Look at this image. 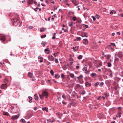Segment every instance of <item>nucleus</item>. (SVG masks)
Listing matches in <instances>:
<instances>
[{
	"label": "nucleus",
	"instance_id": "obj_51",
	"mask_svg": "<svg viewBox=\"0 0 123 123\" xmlns=\"http://www.w3.org/2000/svg\"><path fill=\"white\" fill-rule=\"evenodd\" d=\"M62 103L64 105H66L67 104L66 102L64 101H62Z\"/></svg>",
	"mask_w": 123,
	"mask_h": 123
},
{
	"label": "nucleus",
	"instance_id": "obj_4",
	"mask_svg": "<svg viewBox=\"0 0 123 123\" xmlns=\"http://www.w3.org/2000/svg\"><path fill=\"white\" fill-rule=\"evenodd\" d=\"M32 116V114L31 113H28L27 114L26 116V117L27 119L30 118Z\"/></svg>",
	"mask_w": 123,
	"mask_h": 123
},
{
	"label": "nucleus",
	"instance_id": "obj_38",
	"mask_svg": "<svg viewBox=\"0 0 123 123\" xmlns=\"http://www.w3.org/2000/svg\"><path fill=\"white\" fill-rule=\"evenodd\" d=\"M99 84L98 82H97L94 84V85L95 86H97L99 85Z\"/></svg>",
	"mask_w": 123,
	"mask_h": 123
},
{
	"label": "nucleus",
	"instance_id": "obj_54",
	"mask_svg": "<svg viewBox=\"0 0 123 123\" xmlns=\"http://www.w3.org/2000/svg\"><path fill=\"white\" fill-rule=\"evenodd\" d=\"M83 40L86 42H88V40H87V39H84Z\"/></svg>",
	"mask_w": 123,
	"mask_h": 123
},
{
	"label": "nucleus",
	"instance_id": "obj_11",
	"mask_svg": "<svg viewBox=\"0 0 123 123\" xmlns=\"http://www.w3.org/2000/svg\"><path fill=\"white\" fill-rule=\"evenodd\" d=\"M33 2V0H28L27 2L28 4H32Z\"/></svg>",
	"mask_w": 123,
	"mask_h": 123
},
{
	"label": "nucleus",
	"instance_id": "obj_27",
	"mask_svg": "<svg viewBox=\"0 0 123 123\" xmlns=\"http://www.w3.org/2000/svg\"><path fill=\"white\" fill-rule=\"evenodd\" d=\"M83 77V75H81L80 76L77 77V78L78 79H80Z\"/></svg>",
	"mask_w": 123,
	"mask_h": 123
},
{
	"label": "nucleus",
	"instance_id": "obj_1",
	"mask_svg": "<svg viewBox=\"0 0 123 123\" xmlns=\"http://www.w3.org/2000/svg\"><path fill=\"white\" fill-rule=\"evenodd\" d=\"M19 18L18 16L15 17L13 19L11 20L12 24L14 25L15 26H17L19 24V27H20L21 25L22 22H20L19 21Z\"/></svg>",
	"mask_w": 123,
	"mask_h": 123
},
{
	"label": "nucleus",
	"instance_id": "obj_44",
	"mask_svg": "<svg viewBox=\"0 0 123 123\" xmlns=\"http://www.w3.org/2000/svg\"><path fill=\"white\" fill-rule=\"evenodd\" d=\"M61 76L62 78H65L64 75V74H62L61 75Z\"/></svg>",
	"mask_w": 123,
	"mask_h": 123
},
{
	"label": "nucleus",
	"instance_id": "obj_29",
	"mask_svg": "<svg viewBox=\"0 0 123 123\" xmlns=\"http://www.w3.org/2000/svg\"><path fill=\"white\" fill-rule=\"evenodd\" d=\"M95 18H96L97 19H99V18L100 17V16L99 15H98L97 14H96V15L95 16Z\"/></svg>",
	"mask_w": 123,
	"mask_h": 123
},
{
	"label": "nucleus",
	"instance_id": "obj_61",
	"mask_svg": "<svg viewBox=\"0 0 123 123\" xmlns=\"http://www.w3.org/2000/svg\"><path fill=\"white\" fill-rule=\"evenodd\" d=\"M101 96H99L98 98H97V100H99L100 98H101Z\"/></svg>",
	"mask_w": 123,
	"mask_h": 123
},
{
	"label": "nucleus",
	"instance_id": "obj_13",
	"mask_svg": "<svg viewBox=\"0 0 123 123\" xmlns=\"http://www.w3.org/2000/svg\"><path fill=\"white\" fill-rule=\"evenodd\" d=\"M5 37L3 36H2L0 38V40L2 41H4L5 40Z\"/></svg>",
	"mask_w": 123,
	"mask_h": 123
},
{
	"label": "nucleus",
	"instance_id": "obj_50",
	"mask_svg": "<svg viewBox=\"0 0 123 123\" xmlns=\"http://www.w3.org/2000/svg\"><path fill=\"white\" fill-rule=\"evenodd\" d=\"M28 98L30 99V100H32V97H31V96H29L28 97Z\"/></svg>",
	"mask_w": 123,
	"mask_h": 123
},
{
	"label": "nucleus",
	"instance_id": "obj_45",
	"mask_svg": "<svg viewBox=\"0 0 123 123\" xmlns=\"http://www.w3.org/2000/svg\"><path fill=\"white\" fill-rule=\"evenodd\" d=\"M111 57V55H108L107 56V58L108 59H109Z\"/></svg>",
	"mask_w": 123,
	"mask_h": 123
},
{
	"label": "nucleus",
	"instance_id": "obj_60",
	"mask_svg": "<svg viewBox=\"0 0 123 123\" xmlns=\"http://www.w3.org/2000/svg\"><path fill=\"white\" fill-rule=\"evenodd\" d=\"M113 12H114V14H115V13H116V11H115L114 10H113Z\"/></svg>",
	"mask_w": 123,
	"mask_h": 123
},
{
	"label": "nucleus",
	"instance_id": "obj_16",
	"mask_svg": "<svg viewBox=\"0 0 123 123\" xmlns=\"http://www.w3.org/2000/svg\"><path fill=\"white\" fill-rule=\"evenodd\" d=\"M28 76L30 78H32V74L30 72H29L28 74Z\"/></svg>",
	"mask_w": 123,
	"mask_h": 123
},
{
	"label": "nucleus",
	"instance_id": "obj_48",
	"mask_svg": "<svg viewBox=\"0 0 123 123\" xmlns=\"http://www.w3.org/2000/svg\"><path fill=\"white\" fill-rule=\"evenodd\" d=\"M83 25L85 26L84 27L86 28L88 27V26L87 25Z\"/></svg>",
	"mask_w": 123,
	"mask_h": 123
},
{
	"label": "nucleus",
	"instance_id": "obj_18",
	"mask_svg": "<svg viewBox=\"0 0 123 123\" xmlns=\"http://www.w3.org/2000/svg\"><path fill=\"white\" fill-rule=\"evenodd\" d=\"M46 28H44L42 27L40 31L41 32H43L45 30H46Z\"/></svg>",
	"mask_w": 123,
	"mask_h": 123
},
{
	"label": "nucleus",
	"instance_id": "obj_41",
	"mask_svg": "<svg viewBox=\"0 0 123 123\" xmlns=\"http://www.w3.org/2000/svg\"><path fill=\"white\" fill-rule=\"evenodd\" d=\"M92 18L93 19L94 21H95L96 20L95 17L93 16H92Z\"/></svg>",
	"mask_w": 123,
	"mask_h": 123
},
{
	"label": "nucleus",
	"instance_id": "obj_5",
	"mask_svg": "<svg viewBox=\"0 0 123 123\" xmlns=\"http://www.w3.org/2000/svg\"><path fill=\"white\" fill-rule=\"evenodd\" d=\"M18 115H16L15 116H14L12 117L11 119L13 120H15L18 119L19 117V114H18Z\"/></svg>",
	"mask_w": 123,
	"mask_h": 123
},
{
	"label": "nucleus",
	"instance_id": "obj_21",
	"mask_svg": "<svg viewBox=\"0 0 123 123\" xmlns=\"http://www.w3.org/2000/svg\"><path fill=\"white\" fill-rule=\"evenodd\" d=\"M48 109V108L46 107H43L42 108V110L43 111H46Z\"/></svg>",
	"mask_w": 123,
	"mask_h": 123
},
{
	"label": "nucleus",
	"instance_id": "obj_56",
	"mask_svg": "<svg viewBox=\"0 0 123 123\" xmlns=\"http://www.w3.org/2000/svg\"><path fill=\"white\" fill-rule=\"evenodd\" d=\"M99 67H101L102 66V64L101 63H99L98 64Z\"/></svg>",
	"mask_w": 123,
	"mask_h": 123
},
{
	"label": "nucleus",
	"instance_id": "obj_58",
	"mask_svg": "<svg viewBox=\"0 0 123 123\" xmlns=\"http://www.w3.org/2000/svg\"><path fill=\"white\" fill-rule=\"evenodd\" d=\"M38 58L39 59H41V58H42V59H43V58H42V57H41V56H38Z\"/></svg>",
	"mask_w": 123,
	"mask_h": 123
},
{
	"label": "nucleus",
	"instance_id": "obj_8",
	"mask_svg": "<svg viewBox=\"0 0 123 123\" xmlns=\"http://www.w3.org/2000/svg\"><path fill=\"white\" fill-rule=\"evenodd\" d=\"M79 93L80 94L83 95L85 93V91L84 89H83L80 91Z\"/></svg>",
	"mask_w": 123,
	"mask_h": 123
},
{
	"label": "nucleus",
	"instance_id": "obj_35",
	"mask_svg": "<svg viewBox=\"0 0 123 123\" xmlns=\"http://www.w3.org/2000/svg\"><path fill=\"white\" fill-rule=\"evenodd\" d=\"M46 36V35L45 34L43 35H42L41 36V38H43L45 37Z\"/></svg>",
	"mask_w": 123,
	"mask_h": 123
},
{
	"label": "nucleus",
	"instance_id": "obj_22",
	"mask_svg": "<svg viewBox=\"0 0 123 123\" xmlns=\"http://www.w3.org/2000/svg\"><path fill=\"white\" fill-rule=\"evenodd\" d=\"M71 78H73L74 76V74H73L71 73L69 74Z\"/></svg>",
	"mask_w": 123,
	"mask_h": 123
},
{
	"label": "nucleus",
	"instance_id": "obj_49",
	"mask_svg": "<svg viewBox=\"0 0 123 123\" xmlns=\"http://www.w3.org/2000/svg\"><path fill=\"white\" fill-rule=\"evenodd\" d=\"M83 43L84 44H85L86 45L88 43V42H83Z\"/></svg>",
	"mask_w": 123,
	"mask_h": 123
},
{
	"label": "nucleus",
	"instance_id": "obj_42",
	"mask_svg": "<svg viewBox=\"0 0 123 123\" xmlns=\"http://www.w3.org/2000/svg\"><path fill=\"white\" fill-rule=\"evenodd\" d=\"M62 98L64 99H66V98L64 94H63L62 95Z\"/></svg>",
	"mask_w": 123,
	"mask_h": 123
},
{
	"label": "nucleus",
	"instance_id": "obj_64",
	"mask_svg": "<svg viewBox=\"0 0 123 123\" xmlns=\"http://www.w3.org/2000/svg\"><path fill=\"white\" fill-rule=\"evenodd\" d=\"M110 14H113V12H112V11L111 12H110Z\"/></svg>",
	"mask_w": 123,
	"mask_h": 123
},
{
	"label": "nucleus",
	"instance_id": "obj_25",
	"mask_svg": "<svg viewBox=\"0 0 123 123\" xmlns=\"http://www.w3.org/2000/svg\"><path fill=\"white\" fill-rule=\"evenodd\" d=\"M3 114L6 115L8 116L9 115V113L7 112H4L3 113Z\"/></svg>",
	"mask_w": 123,
	"mask_h": 123
},
{
	"label": "nucleus",
	"instance_id": "obj_43",
	"mask_svg": "<svg viewBox=\"0 0 123 123\" xmlns=\"http://www.w3.org/2000/svg\"><path fill=\"white\" fill-rule=\"evenodd\" d=\"M111 45H112L113 46H115V44L114 43H111Z\"/></svg>",
	"mask_w": 123,
	"mask_h": 123
},
{
	"label": "nucleus",
	"instance_id": "obj_52",
	"mask_svg": "<svg viewBox=\"0 0 123 123\" xmlns=\"http://www.w3.org/2000/svg\"><path fill=\"white\" fill-rule=\"evenodd\" d=\"M117 34L118 35H120V32H117Z\"/></svg>",
	"mask_w": 123,
	"mask_h": 123
},
{
	"label": "nucleus",
	"instance_id": "obj_17",
	"mask_svg": "<svg viewBox=\"0 0 123 123\" xmlns=\"http://www.w3.org/2000/svg\"><path fill=\"white\" fill-rule=\"evenodd\" d=\"M96 75V73H92L91 75V76L92 77H94Z\"/></svg>",
	"mask_w": 123,
	"mask_h": 123
},
{
	"label": "nucleus",
	"instance_id": "obj_37",
	"mask_svg": "<svg viewBox=\"0 0 123 123\" xmlns=\"http://www.w3.org/2000/svg\"><path fill=\"white\" fill-rule=\"evenodd\" d=\"M55 62L56 63H58V61L57 59V58L55 59Z\"/></svg>",
	"mask_w": 123,
	"mask_h": 123
},
{
	"label": "nucleus",
	"instance_id": "obj_31",
	"mask_svg": "<svg viewBox=\"0 0 123 123\" xmlns=\"http://www.w3.org/2000/svg\"><path fill=\"white\" fill-rule=\"evenodd\" d=\"M104 84V83L103 82H101L99 84V86L100 87H102L103 86Z\"/></svg>",
	"mask_w": 123,
	"mask_h": 123
},
{
	"label": "nucleus",
	"instance_id": "obj_20",
	"mask_svg": "<svg viewBox=\"0 0 123 123\" xmlns=\"http://www.w3.org/2000/svg\"><path fill=\"white\" fill-rule=\"evenodd\" d=\"M82 56L81 55H80L78 56V59H80L82 58Z\"/></svg>",
	"mask_w": 123,
	"mask_h": 123
},
{
	"label": "nucleus",
	"instance_id": "obj_9",
	"mask_svg": "<svg viewBox=\"0 0 123 123\" xmlns=\"http://www.w3.org/2000/svg\"><path fill=\"white\" fill-rule=\"evenodd\" d=\"M49 51V49L48 48H47L44 50L45 52L48 54H49L50 53Z\"/></svg>",
	"mask_w": 123,
	"mask_h": 123
},
{
	"label": "nucleus",
	"instance_id": "obj_2",
	"mask_svg": "<svg viewBox=\"0 0 123 123\" xmlns=\"http://www.w3.org/2000/svg\"><path fill=\"white\" fill-rule=\"evenodd\" d=\"M48 92L45 91H43L41 95L39 94V96L40 98L42 99H43V97H44L46 98H48Z\"/></svg>",
	"mask_w": 123,
	"mask_h": 123
},
{
	"label": "nucleus",
	"instance_id": "obj_19",
	"mask_svg": "<svg viewBox=\"0 0 123 123\" xmlns=\"http://www.w3.org/2000/svg\"><path fill=\"white\" fill-rule=\"evenodd\" d=\"M73 23L72 22H69L68 23V25L69 26H71L73 25Z\"/></svg>",
	"mask_w": 123,
	"mask_h": 123
},
{
	"label": "nucleus",
	"instance_id": "obj_47",
	"mask_svg": "<svg viewBox=\"0 0 123 123\" xmlns=\"http://www.w3.org/2000/svg\"><path fill=\"white\" fill-rule=\"evenodd\" d=\"M58 75V74H55V77L56 78H58V77H57Z\"/></svg>",
	"mask_w": 123,
	"mask_h": 123
},
{
	"label": "nucleus",
	"instance_id": "obj_30",
	"mask_svg": "<svg viewBox=\"0 0 123 123\" xmlns=\"http://www.w3.org/2000/svg\"><path fill=\"white\" fill-rule=\"evenodd\" d=\"M8 80L6 79H5L4 80V82L5 84H6Z\"/></svg>",
	"mask_w": 123,
	"mask_h": 123
},
{
	"label": "nucleus",
	"instance_id": "obj_7",
	"mask_svg": "<svg viewBox=\"0 0 123 123\" xmlns=\"http://www.w3.org/2000/svg\"><path fill=\"white\" fill-rule=\"evenodd\" d=\"M7 87L6 84H2L0 86V88L1 89H3L6 88Z\"/></svg>",
	"mask_w": 123,
	"mask_h": 123
},
{
	"label": "nucleus",
	"instance_id": "obj_14",
	"mask_svg": "<svg viewBox=\"0 0 123 123\" xmlns=\"http://www.w3.org/2000/svg\"><path fill=\"white\" fill-rule=\"evenodd\" d=\"M34 97L35 100L36 101L37 100L38 97L37 95L36 94H35L34 95Z\"/></svg>",
	"mask_w": 123,
	"mask_h": 123
},
{
	"label": "nucleus",
	"instance_id": "obj_34",
	"mask_svg": "<svg viewBox=\"0 0 123 123\" xmlns=\"http://www.w3.org/2000/svg\"><path fill=\"white\" fill-rule=\"evenodd\" d=\"M76 48V47H73V49L74 51H77L78 50L77 49L76 50H75V49Z\"/></svg>",
	"mask_w": 123,
	"mask_h": 123
},
{
	"label": "nucleus",
	"instance_id": "obj_23",
	"mask_svg": "<svg viewBox=\"0 0 123 123\" xmlns=\"http://www.w3.org/2000/svg\"><path fill=\"white\" fill-rule=\"evenodd\" d=\"M77 19V17L75 16H74L73 18V20L74 21H75Z\"/></svg>",
	"mask_w": 123,
	"mask_h": 123
},
{
	"label": "nucleus",
	"instance_id": "obj_24",
	"mask_svg": "<svg viewBox=\"0 0 123 123\" xmlns=\"http://www.w3.org/2000/svg\"><path fill=\"white\" fill-rule=\"evenodd\" d=\"M20 121L23 123H25L26 122L25 121L24 119H22L20 120Z\"/></svg>",
	"mask_w": 123,
	"mask_h": 123
},
{
	"label": "nucleus",
	"instance_id": "obj_39",
	"mask_svg": "<svg viewBox=\"0 0 123 123\" xmlns=\"http://www.w3.org/2000/svg\"><path fill=\"white\" fill-rule=\"evenodd\" d=\"M84 36L85 37H88L87 36V34L86 33H84Z\"/></svg>",
	"mask_w": 123,
	"mask_h": 123
},
{
	"label": "nucleus",
	"instance_id": "obj_33",
	"mask_svg": "<svg viewBox=\"0 0 123 123\" xmlns=\"http://www.w3.org/2000/svg\"><path fill=\"white\" fill-rule=\"evenodd\" d=\"M50 73L52 75H54V72L53 70H51L50 71Z\"/></svg>",
	"mask_w": 123,
	"mask_h": 123
},
{
	"label": "nucleus",
	"instance_id": "obj_26",
	"mask_svg": "<svg viewBox=\"0 0 123 123\" xmlns=\"http://www.w3.org/2000/svg\"><path fill=\"white\" fill-rule=\"evenodd\" d=\"M107 64L108 65V67H111V64L110 62H109L107 63Z\"/></svg>",
	"mask_w": 123,
	"mask_h": 123
},
{
	"label": "nucleus",
	"instance_id": "obj_57",
	"mask_svg": "<svg viewBox=\"0 0 123 123\" xmlns=\"http://www.w3.org/2000/svg\"><path fill=\"white\" fill-rule=\"evenodd\" d=\"M37 107H34V110H37Z\"/></svg>",
	"mask_w": 123,
	"mask_h": 123
},
{
	"label": "nucleus",
	"instance_id": "obj_10",
	"mask_svg": "<svg viewBox=\"0 0 123 123\" xmlns=\"http://www.w3.org/2000/svg\"><path fill=\"white\" fill-rule=\"evenodd\" d=\"M85 85L86 87H89L91 86V84L88 82H87L85 83Z\"/></svg>",
	"mask_w": 123,
	"mask_h": 123
},
{
	"label": "nucleus",
	"instance_id": "obj_12",
	"mask_svg": "<svg viewBox=\"0 0 123 123\" xmlns=\"http://www.w3.org/2000/svg\"><path fill=\"white\" fill-rule=\"evenodd\" d=\"M81 40V38L80 37H76V39L74 40L75 41H77L78 40L80 41Z\"/></svg>",
	"mask_w": 123,
	"mask_h": 123
},
{
	"label": "nucleus",
	"instance_id": "obj_53",
	"mask_svg": "<svg viewBox=\"0 0 123 123\" xmlns=\"http://www.w3.org/2000/svg\"><path fill=\"white\" fill-rule=\"evenodd\" d=\"M58 100L59 101H60L61 100V97H59L58 98Z\"/></svg>",
	"mask_w": 123,
	"mask_h": 123
},
{
	"label": "nucleus",
	"instance_id": "obj_62",
	"mask_svg": "<svg viewBox=\"0 0 123 123\" xmlns=\"http://www.w3.org/2000/svg\"><path fill=\"white\" fill-rule=\"evenodd\" d=\"M34 4H35V5H37V2H36L35 1H34Z\"/></svg>",
	"mask_w": 123,
	"mask_h": 123
},
{
	"label": "nucleus",
	"instance_id": "obj_36",
	"mask_svg": "<svg viewBox=\"0 0 123 123\" xmlns=\"http://www.w3.org/2000/svg\"><path fill=\"white\" fill-rule=\"evenodd\" d=\"M88 65L89 66L90 68H91L92 67V64L91 63H89L88 64Z\"/></svg>",
	"mask_w": 123,
	"mask_h": 123
},
{
	"label": "nucleus",
	"instance_id": "obj_59",
	"mask_svg": "<svg viewBox=\"0 0 123 123\" xmlns=\"http://www.w3.org/2000/svg\"><path fill=\"white\" fill-rule=\"evenodd\" d=\"M55 37V36H53L52 37V39H54Z\"/></svg>",
	"mask_w": 123,
	"mask_h": 123
},
{
	"label": "nucleus",
	"instance_id": "obj_32",
	"mask_svg": "<svg viewBox=\"0 0 123 123\" xmlns=\"http://www.w3.org/2000/svg\"><path fill=\"white\" fill-rule=\"evenodd\" d=\"M104 95L105 97H108V94L106 92H105L104 93Z\"/></svg>",
	"mask_w": 123,
	"mask_h": 123
},
{
	"label": "nucleus",
	"instance_id": "obj_6",
	"mask_svg": "<svg viewBox=\"0 0 123 123\" xmlns=\"http://www.w3.org/2000/svg\"><path fill=\"white\" fill-rule=\"evenodd\" d=\"M71 2L76 6H77L78 4L77 1L76 0H71Z\"/></svg>",
	"mask_w": 123,
	"mask_h": 123
},
{
	"label": "nucleus",
	"instance_id": "obj_3",
	"mask_svg": "<svg viewBox=\"0 0 123 123\" xmlns=\"http://www.w3.org/2000/svg\"><path fill=\"white\" fill-rule=\"evenodd\" d=\"M48 59L51 61H53L54 60V58L52 55H49L48 57Z\"/></svg>",
	"mask_w": 123,
	"mask_h": 123
},
{
	"label": "nucleus",
	"instance_id": "obj_63",
	"mask_svg": "<svg viewBox=\"0 0 123 123\" xmlns=\"http://www.w3.org/2000/svg\"><path fill=\"white\" fill-rule=\"evenodd\" d=\"M56 14H54L53 16H52V17H55L56 16Z\"/></svg>",
	"mask_w": 123,
	"mask_h": 123
},
{
	"label": "nucleus",
	"instance_id": "obj_46",
	"mask_svg": "<svg viewBox=\"0 0 123 123\" xmlns=\"http://www.w3.org/2000/svg\"><path fill=\"white\" fill-rule=\"evenodd\" d=\"M33 28V27L32 26H29L28 27V29H32Z\"/></svg>",
	"mask_w": 123,
	"mask_h": 123
},
{
	"label": "nucleus",
	"instance_id": "obj_28",
	"mask_svg": "<svg viewBox=\"0 0 123 123\" xmlns=\"http://www.w3.org/2000/svg\"><path fill=\"white\" fill-rule=\"evenodd\" d=\"M46 43V42H43V43H41V44L43 47H44L45 45V43Z\"/></svg>",
	"mask_w": 123,
	"mask_h": 123
},
{
	"label": "nucleus",
	"instance_id": "obj_55",
	"mask_svg": "<svg viewBox=\"0 0 123 123\" xmlns=\"http://www.w3.org/2000/svg\"><path fill=\"white\" fill-rule=\"evenodd\" d=\"M72 65V64L71 63L70 64H67V66L70 67Z\"/></svg>",
	"mask_w": 123,
	"mask_h": 123
},
{
	"label": "nucleus",
	"instance_id": "obj_15",
	"mask_svg": "<svg viewBox=\"0 0 123 123\" xmlns=\"http://www.w3.org/2000/svg\"><path fill=\"white\" fill-rule=\"evenodd\" d=\"M121 112H119L118 113V115H116V117H120L121 116Z\"/></svg>",
	"mask_w": 123,
	"mask_h": 123
},
{
	"label": "nucleus",
	"instance_id": "obj_40",
	"mask_svg": "<svg viewBox=\"0 0 123 123\" xmlns=\"http://www.w3.org/2000/svg\"><path fill=\"white\" fill-rule=\"evenodd\" d=\"M82 70L83 71H87V68H85V67H84L82 69Z\"/></svg>",
	"mask_w": 123,
	"mask_h": 123
}]
</instances>
